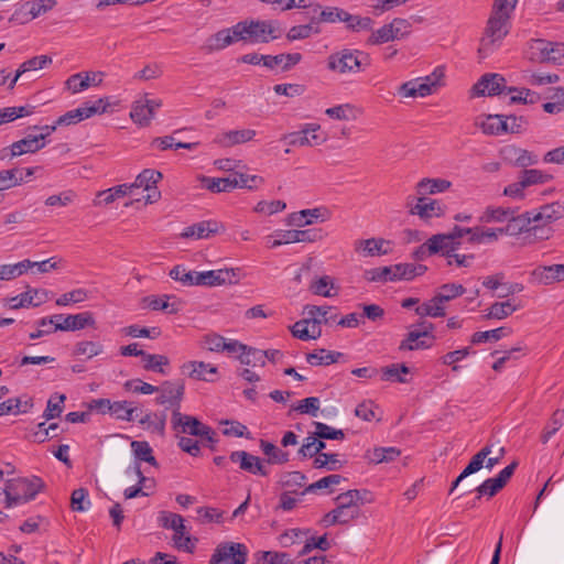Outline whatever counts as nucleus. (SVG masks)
Returning <instances> with one entry per match:
<instances>
[{"label": "nucleus", "instance_id": "5701e85b", "mask_svg": "<svg viewBox=\"0 0 564 564\" xmlns=\"http://www.w3.org/2000/svg\"><path fill=\"white\" fill-rule=\"evenodd\" d=\"M104 76V72L77 73L68 77L66 86L73 94H77L90 86H99L102 83Z\"/></svg>", "mask_w": 564, "mask_h": 564}, {"label": "nucleus", "instance_id": "4c0bfd02", "mask_svg": "<svg viewBox=\"0 0 564 564\" xmlns=\"http://www.w3.org/2000/svg\"><path fill=\"white\" fill-rule=\"evenodd\" d=\"M452 241L453 238H451L448 234H437L429 238L426 242L421 246V250L427 249L429 254H435L442 251L446 257L451 253L449 245Z\"/></svg>", "mask_w": 564, "mask_h": 564}, {"label": "nucleus", "instance_id": "0eeeda50", "mask_svg": "<svg viewBox=\"0 0 564 564\" xmlns=\"http://www.w3.org/2000/svg\"><path fill=\"white\" fill-rule=\"evenodd\" d=\"M171 422L173 429L177 432L194 436H200L207 440L208 442H215L214 431L209 426L202 423L195 416L182 414L177 409H175L173 410Z\"/></svg>", "mask_w": 564, "mask_h": 564}, {"label": "nucleus", "instance_id": "603ef678", "mask_svg": "<svg viewBox=\"0 0 564 564\" xmlns=\"http://www.w3.org/2000/svg\"><path fill=\"white\" fill-rule=\"evenodd\" d=\"M505 94L510 95V104H534L539 99L538 94L528 88L507 87Z\"/></svg>", "mask_w": 564, "mask_h": 564}, {"label": "nucleus", "instance_id": "774afa93", "mask_svg": "<svg viewBox=\"0 0 564 564\" xmlns=\"http://www.w3.org/2000/svg\"><path fill=\"white\" fill-rule=\"evenodd\" d=\"M65 400H66L65 394L56 393V394L52 395L47 401V405L43 413V416L46 420H52L54 417H58L63 412Z\"/></svg>", "mask_w": 564, "mask_h": 564}, {"label": "nucleus", "instance_id": "7c9ffc66", "mask_svg": "<svg viewBox=\"0 0 564 564\" xmlns=\"http://www.w3.org/2000/svg\"><path fill=\"white\" fill-rule=\"evenodd\" d=\"M44 147L45 142H43V137L30 134L11 144V156H20L26 153H35L36 151L43 149Z\"/></svg>", "mask_w": 564, "mask_h": 564}, {"label": "nucleus", "instance_id": "052dcab7", "mask_svg": "<svg viewBox=\"0 0 564 564\" xmlns=\"http://www.w3.org/2000/svg\"><path fill=\"white\" fill-rule=\"evenodd\" d=\"M170 296H149L145 299L148 306L153 311H165L169 314H176L180 307L176 303H170Z\"/></svg>", "mask_w": 564, "mask_h": 564}, {"label": "nucleus", "instance_id": "0e129e2a", "mask_svg": "<svg viewBox=\"0 0 564 564\" xmlns=\"http://www.w3.org/2000/svg\"><path fill=\"white\" fill-rule=\"evenodd\" d=\"M470 355V348L465 347L457 350L449 351L440 358V361L444 366H448L453 371H458L459 367L457 364Z\"/></svg>", "mask_w": 564, "mask_h": 564}, {"label": "nucleus", "instance_id": "bb28decb", "mask_svg": "<svg viewBox=\"0 0 564 564\" xmlns=\"http://www.w3.org/2000/svg\"><path fill=\"white\" fill-rule=\"evenodd\" d=\"M491 454V446H484L478 453H476L469 464L465 467V469L459 474L456 480L453 482L451 488V492L463 481L466 477L471 474L477 473L487 464V457Z\"/></svg>", "mask_w": 564, "mask_h": 564}, {"label": "nucleus", "instance_id": "680f3d73", "mask_svg": "<svg viewBox=\"0 0 564 564\" xmlns=\"http://www.w3.org/2000/svg\"><path fill=\"white\" fill-rule=\"evenodd\" d=\"M260 446L264 455L269 457V463L284 464L289 460V453L280 449L274 444L261 441Z\"/></svg>", "mask_w": 564, "mask_h": 564}, {"label": "nucleus", "instance_id": "4be33fe9", "mask_svg": "<svg viewBox=\"0 0 564 564\" xmlns=\"http://www.w3.org/2000/svg\"><path fill=\"white\" fill-rule=\"evenodd\" d=\"M389 245L390 241L383 238L357 239L354 241V250L360 257L368 258L388 254L390 249L384 248V246Z\"/></svg>", "mask_w": 564, "mask_h": 564}, {"label": "nucleus", "instance_id": "13d9d810", "mask_svg": "<svg viewBox=\"0 0 564 564\" xmlns=\"http://www.w3.org/2000/svg\"><path fill=\"white\" fill-rule=\"evenodd\" d=\"M132 452L138 460L147 462L153 466H156V459L153 456V451L150 444L145 441H132Z\"/></svg>", "mask_w": 564, "mask_h": 564}, {"label": "nucleus", "instance_id": "f257e3e1", "mask_svg": "<svg viewBox=\"0 0 564 564\" xmlns=\"http://www.w3.org/2000/svg\"><path fill=\"white\" fill-rule=\"evenodd\" d=\"M43 486L42 479L35 476L8 479L2 490L6 496V508H12L33 500Z\"/></svg>", "mask_w": 564, "mask_h": 564}, {"label": "nucleus", "instance_id": "6ab92c4d", "mask_svg": "<svg viewBox=\"0 0 564 564\" xmlns=\"http://www.w3.org/2000/svg\"><path fill=\"white\" fill-rule=\"evenodd\" d=\"M159 388V395L156 398V403L160 405H170L172 408L177 409L180 411V403L184 395V383L182 382H173V381H164Z\"/></svg>", "mask_w": 564, "mask_h": 564}, {"label": "nucleus", "instance_id": "c03bdc74", "mask_svg": "<svg viewBox=\"0 0 564 564\" xmlns=\"http://www.w3.org/2000/svg\"><path fill=\"white\" fill-rule=\"evenodd\" d=\"M161 178V172L152 169H145L137 176L135 181L130 185L132 186V191L134 188H144L145 191H151L152 188L155 187L156 183Z\"/></svg>", "mask_w": 564, "mask_h": 564}, {"label": "nucleus", "instance_id": "79ce46f5", "mask_svg": "<svg viewBox=\"0 0 564 564\" xmlns=\"http://www.w3.org/2000/svg\"><path fill=\"white\" fill-rule=\"evenodd\" d=\"M33 269L31 260L25 259L14 264H0V274L2 281L17 279L29 270Z\"/></svg>", "mask_w": 564, "mask_h": 564}, {"label": "nucleus", "instance_id": "2f4dec72", "mask_svg": "<svg viewBox=\"0 0 564 564\" xmlns=\"http://www.w3.org/2000/svg\"><path fill=\"white\" fill-rule=\"evenodd\" d=\"M329 218V212L324 207H317L312 209H303L299 213L291 215V223L295 226L303 227L312 225L315 219L325 221Z\"/></svg>", "mask_w": 564, "mask_h": 564}, {"label": "nucleus", "instance_id": "20e7f679", "mask_svg": "<svg viewBox=\"0 0 564 564\" xmlns=\"http://www.w3.org/2000/svg\"><path fill=\"white\" fill-rule=\"evenodd\" d=\"M369 65V55L358 50L345 48L330 54L327 59L328 69L338 74L360 73Z\"/></svg>", "mask_w": 564, "mask_h": 564}, {"label": "nucleus", "instance_id": "c85d7f7f", "mask_svg": "<svg viewBox=\"0 0 564 564\" xmlns=\"http://www.w3.org/2000/svg\"><path fill=\"white\" fill-rule=\"evenodd\" d=\"M290 330L295 338L301 340H314L322 336V327L315 326L306 316L294 323Z\"/></svg>", "mask_w": 564, "mask_h": 564}, {"label": "nucleus", "instance_id": "5fc2aeb1", "mask_svg": "<svg viewBox=\"0 0 564 564\" xmlns=\"http://www.w3.org/2000/svg\"><path fill=\"white\" fill-rule=\"evenodd\" d=\"M465 288L462 284L458 283H446L438 288V291L436 292V300L438 302H442L443 304L445 302H449L465 293Z\"/></svg>", "mask_w": 564, "mask_h": 564}, {"label": "nucleus", "instance_id": "f8f14e48", "mask_svg": "<svg viewBox=\"0 0 564 564\" xmlns=\"http://www.w3.org/2000/svg\"><path fill=\"white\" fill-rule=\"evenodd\" d=\"M507 89L506 78L496 73L482 75L470 89V97L496 96L505 94Z\"/></svg>", "mask_w": 564, "mask_h": 564}, {"label": "nucleus", "instance_id": "e2e57ef3", "mask_svg": "<svg viewBox=\"0 0 564 564\" xmlns=\"http://www.w3.org/2000/svg\"><path fill=\"white\" fill-rule=\"evenodd\" d=\"M239 361L246 366L263 367L265 365V355L261 349L247 346V349L241 356H238Z\"/></svg>", "mask_w": 564, "mask_h": 564}, {"label": "nucleus", "instance_id": "f03ea898", "mask_svg": "<svg viewBox=\"0 0 564 564\" xmlns=\"http://www.w3.org/2000/svg\"><path fill=\"white\" fill-rule=\"evenodd\" d=\"M510 19L495 12L490 13L478 48L480 58L488 57L501 46L503 39L510 31Z\"/></svg>", "mask_w": 564, "mask_h": 564}, {"label": "nucleus", "instance_id": "9d476101", "mask_svg": "<svg viewBox=\"0 0 564 564\" xmlns=\"http://www.w3.org/2000/svg\"><path fill=\"white\" fill-rule=\"evenodd\" d=\"M529 55L532 61L555 63L563 57L564 46L542 39L531 40Z\"/></svg>", "mask_w": 564, "mask_h": 564}, {"label": "nucleus", "instance_id": "3c124183", "mask_svg": "<svg viewBox=\"0 0 564 564\" xmlns=\"http://www.w3.org/2000/svg\"><path fill=\"white\" fill-rule=\"evenodd\" d=\"M24 182L23 170L11 169L0 172V192L12 188Z\"/></svg>", "mask_w": 564, "mask_h": 564}, {"label": "nucleus", "instance_id": "58836bf2", "mask_svg": "<svg viewBox=\"0 0 564 564\" xmlns=\"http://www.w3.org/2000/svg\"><path fill=\"white\" fill-rule=\"evenodd\" d=\"M501 231L499 228L471 227V237L468 242L473 245L492 243L499 240Z\"/></svg>", "mask_w": 564, "mask_h": 564}, {"label": "nucleus", "instance_id": "9b49d317", "mask_svg": "<svg viewBox=\"0 0 564 564\" xmlns=\"http://www.w3.org/2000/svg\"><path fill=\"white\" fill-rule=\"evenodd\" d=\"M414 197L406 198V207L410 215H416L422 220H429L434 217H442L445 214V207L436 199H427L426 197L417 196L416 203L413 204Z\"/></svg>", "mask_w": 564, "mask_h": 564}, {"label": "nucleus", "instance_id": "37998d69", "mask_svg": "<svg viewBox=\"0 0 564 564\" xmlns=\"http://www.w3.org/2000/svg\"><path fill=\"white\" fill-rule=\"evenodd\" d=\"M382 380L393 381L399 383H408L410 380L406 376L410 373V368L404 364H392L381 369Z\"/></svg>", "mask_w": 564, "mask_h": 564}, {"label": "nucleus", "instance_id": "e433bc0d", "mask_svg": "<svg viewBox=\"0 0 564 564\" xmlns=\"http://www.w3.org/2000/svg\"><path fill=\"white\" fill-rule=\"evenodd\" d=\"M393 281L406 280L410 281L415 276L422 275L426 271L423 264L414 263H399L391 265Z\"/></svg>", "mask_w": 564, "mask_h": 564}, {"label": "nucleus", "instance_id": "8fccbe9b", "mask_svg": "<svg viewBox=\"0 0 564 564\" xmlns=\"http://www.w3.org/2000/svg\"><path fill=\"white\" fill-rule=\"evenodd\" d=\"M513 214H514V210L511 209V208L488 206L484 210V213L480 216L479 220L481 223H505Z\"/></svg>", "mask_w": 564, "mask_h": 564}, {"label": "nucleus", "instance_id": "2eb2a0df", "mask_svg": "<svg viewBox=\"0 0 564 564\" xmlns=\"http://www.w3.org/2000/svg\"><path fill=\"white\" fill-rule=\"evenodd\" d=\"M246 42L251 44L269 43L279 37L276 30L270 21L250 20L245 21Z\"/></svg>", "mask_w": 564, "mask_h": 564}, {"label": "nucleus", "instance_id": "a19ab883", "mask_svg": "<svg viewBox=\"0 0 564 564\" xmlns=\"http://www.w3.org/2000/svg\"><path fill=\"white\" fill-rule=\"evenodd\" d=\"M519 310L518 305H514L511 301L495 302L486 311L484 318L486 319H505L512 313Z\"/></svg>", "mask_w": 564, "mask_h": 564}, {"label": "nucleus", "instance_id": "338daca9", "mask_svg": "<svg viewBox=\"0 0 564 564\" xmlns=\"http://www.w3.org/2000/svg\"><path fill=\"white\" fill-rule=\"evenodd\" d=\"M135 408L131 406V403L128 401H115L111 404V412L116 419L131 422L134 420L133 413L135 412Z\"/></svg>", "mask_w": 564, "mask_h": 564}, {"label": "nucleus", "instance_id": "b1692460", "mask_svg": "<svg viewBox=\"0 0 564 564\" xmlns=\"http://www.w3.org/2000/svg\"><path fill=\"white\" fill-rule=\"evenodd\" d=\"M533 283L550 285L564 280V263L552 265H540L531 272Z\"/></svg>", "mask_w": 564, "mask_h": 564}, {"label": "nucleus", "instance_id": "473e14b6", "mask_svg": "<svg viewBox=\"0 0 564 564\" xmlns=\"http://www.w3.org/2000/svg\"><path fill=\"white\" fill-rule=\"evenodd\" d=\"M333 310L332 306L324 305V306H317V305H305L303 308V314L315 324V326H319L322 324H329L332 322H335L337 318V315H330V311Z\"/></svg>", "mask_w": 564, "mask_h": 564}, {"label": "nucleus", "instance_id": "4d7b16f0", "mask_svg": "<svg viewBox=\"0 0 564 564\" xmlns=\"http://www.w3.org/2000/svg\"><path fill=\"white\" fill-rule=\"evenodd\" d=\"M33 113V107H6L0 109V126Z\"/></svg>", "mask_w": 564, "mask_h": 564}, {"label": "nucleus", "instance_id": "a878e982", "mask_svg": "<svg viewBox=\"0 0 564 564\" xmlns=\"http://www.w3.org/2000/svg\"><path fill=\"white\" fill-rule=\"evenodd\" d=\"M256 137V131L252 129L230 130L218 133L214 143L223 148H230L237 144L246 143Z\"/></svg>", "mask_w": 564, "mask_h": 564}, {"label": "nucleus", "instance_id": "de8ad7c7", "mask_svg": "<svg viewBox=\"0 0 564 564\" xmlns=\"http://www.w3.org/2000/svg\"><path fill=\"white\" fill-rule=\"evenodd\" d=\"M480 129L486 134L499 135L506 132L505 116L489 115L479 123Z\"/></svg>", "mask_w": 564, "mask_h": 564}, {"label": "nucleus", "instance_id": "a18cd8bd", "mask_svg": "<svg viewBox=\"0 0 564 564\" xmlns=\"http://www.w3.org/2000/svg\"><path fill=\"white\" fill-rule=\"evenodd\" d=\"M401 454L397 447H376L367 452V458L373 464L390 463L395 460Z\"/></svg>", "mask_w": 564, "mask_h": 564}, {"label": "nucleus", "instance_id": "7ed1b4c3", "mask_svg": "<svg viewBox=\"0 0 564 564\" xmlns=\"http://www.w3.org/2000/svg\"><path fill=\"white\" fill-rule=\"evenodd\" d=\"M444 68L436 67L431 74L408 80L399 86L398 94L403 98H424L444 85Z\"/></svg>", "mask_w": 564, "mask_h": 564}, {"label": "nucleus", "instance_id": "49530a36", "mask_svg": "<svg viewBox=\"0 0 564 564\" xmlns=\"http://www.w3.org/2000/svg\"><path fill=\"white\" fill-rule=\"evenodd\" d=\"M199 272L193 270H186L184 265L177 264L170 271L171 279L180 282L184 286L199 285L198 280Z\"/></svg>", "mask_w": 564, "mask_h": 564}, {"label": "nucleus", "instance_id": "6e6d98bb", "mask_svg": "<svg viewBox=\"0 0 564 564\" xmlns=\"http://www.w3.org/2000/svg\"><path fill=\"white\" fill-rule=\"evenodd\" d=\"M139 423L145 426L149 430H152L161 435H163L166 423V413H149L144 415Z\"/></svg>", "mask_w": 564, "mask_h": 564}, {"label": "nucleus", "instance_id": "c756f323", "mask_svg": "<svg viewBox=\"0 0 564 564\" xmlns=\"http://www.w3.org/2000/svg\"><path fill=\"white\" fill-rule=\"evenodd\" d=\"M132 186L130 184H121L108 189L99 191L96 198L93 200L94 206L110 205L118 198L132 194Z\"/></svg>", "mask_w": 564, "mask_h": 564}, {"label": "nucleus", "instance_id": "f3484780", "mask_svg": "<svg viewBox=\"0 0 564 564\" xmlns=\"http://www.w3.org/2000/svg\"><path fill=\"white\" fill-rule=\"evenodd\" d=\"M424 329L410 332L399 346L400 350L426 349L433 345L435 336L432 334L433 324L422 323Z\"/></svg>", "mask_w": 564, "mask_h": 564}, {"label": "nucleus", "instance_id": "1a4fd4ad", "mask_svg": "<svg viewBox=\"0 0 564 564\" xmlns=\"http://www.w3.org/2000/svg\"><path fill=\"white\" fill-rule=\"evenodd\" d=\"M161 106L160 99H149L144 95L132 102L130 118L139 127H149Z\"/></svg>", "mask_w": 564, "mask_h": 564}, {"label": "nucleus", "instance_id": "423d86ee", "mask_svg": "<svg viewBox=\"0 0 564 564\" xmlns=\"http://www.w3.org/2000/svg\"><path fill=\"white\" fill-rule=\"evenodd\" d=\"M39 324H54V332H75L84 329L87 326H94L95 319L90 312H83L75 315L56 314L51 317H43L39 321Z\"/></svg>", "mask_w": 564, "mask_h": 564}, {"label": "nucleus", "instance_id": "ea45409f", "mask_svg": "<svg viewBox=\"0 0 564 564\" xmlns=\"http://www.w3.org/2000/svg\"><path fill=\"white\" fill-rule=\"evenodd\" d=\"M343 357L341 352L330 351L327 349H318L306 355V361L311 366H329L335 364Z\"/></svg>", "mask_w": 564, "mask_h": 564}, {"label": "nucleus", "instance_id": "dca6fc26", "mask_svg": "<svg viewBox=\"0 0 564 564\" xmlns=\"http://www.w3.org/2000/svg\"><path fill=\"white\" fill-rule=\"evenodd\" d=\"M527 215L530 216V225L536 223L540 225L552 226L555 221L564 218V203L553 202L544 204L539 208L528 210Z\"/></svg>", "mask_w": 564, "mask_h": 564}, {"label": "nucleus", "instance_id": "09e8293b", "mask_svg": "<svg viewBox=\"0 0 564 564\" xmlns=\"http://www.w3.org/2000/svg\"><path fill=\"white\" fill-rule=\"evenodd\" d=\"M415 313L421 317H443L446 314L444 304L436 300V295H434L430 301L416 306Z\"/></svg>", "mask_w": 564, "mask_h": 564}, {"label": "nucleus", "instance_id": "39448f33", "mask_svg": "<svg viewBox=\"0 0 564 564\" xmlns=\"http://www.w3.org/2000/svg\"><path fill=\"white\" fill-rule=\"evenodd\" d=\"M160 525L164 529H171L174 531L172 536L174 546L177 550H182L188 553H193L195 549V540H193L186 530L184 524V518L181 514L173 513L170 511H161L158 517Z\"/></svg>", "mask_w": 564, "mask_h": 564}, {"label": "nucleus", "instance_id": "cd10ccee", "mask_svg": "<svg viewBox=\"0 0 564 564\" xmlns=\"http://www.w3.org/2000/svg\"><path fill=\"white\" fill-rule=\"evenodd\" d=\"M452 182L445 178L424 177L417 182L415 191L417 196L435 195L448 191Z\"/></svg>", "mask_w": 564, "mask_h": 564}, {"label": "nucleus", "instance_id": "aec40b11", "mask_svg": "<svg viewBox=\"0 0 564 564\" xmlns=\"http://www.w3.org/2000/svg\"><path fill=\"white\" fill-rule=\"evenodd\" d=\"M48 299V291L44 289H28L25 292L12 296L8 300V305L11 310L22 307L40 306Z\"/></svg>", "mask_w": 564, "mask_h": 564}, {"label": "nucleus", "instance_id": "393cba45", "mask_svg": "<svg viewBox=\"0 0 564 564\" xmlns=\"http://www.w3.org/2000/svg\"><path fill=\"white\" fill-rule=\"evenodd\" d=\"M224 230V225L217 220H204L186 227L182 232L183 238L207 239Z\"/></svg>", "mask_w": 564, "mask_h": 564}, {"label": "nucleus", "instance_id": "f704fd0d", "mask_svg": "<svg viewBox=\"0 0 564 564\" xmlns=\"http://www.w3.org/2000/svg\"><path fill=\"white\" fill-rule=\"evenodd\" d=\"M530 225V216L527 215V212L521 215L511 217L507 220V225L505 227H500L499 231H501V236H518L521 234H527Z\"/></svg>", "mask_w": 564, "mask_h": 564}, {"label": "nucleus", "instance_id": "ddd939ff", "mask_svg": "<svg viewBox=\"0 0 564 564\" xmlns=\"http://www.w3.org/2000/svg\"><path fill=\"white\" fill-rule=\"evenodd\" d=\"M108 104L105 101V99L99 98L94 104L88 105L85 104L82 107H78L76 109L69 110L63 116H61L56 124L59 126H70L76 124L85 119H88L93 117L96 113H102L106 111Z\"/></svg>", "mask_w": 564, "mask_h": 564}, {"label": "nucleus", "instance_id": "864d4df0", "mask_svg": "<svg viewBox=\"0 0 564 564\" xmlns=\"http://www.w3.org/2000/svg\"><path fill=\"white\" fill-rule=\"evenodd\" d=\"M510 333H511V330L506 327H498V328L491 329V330L477 332V333L473 334L470 341L474 345L487 343V341H498L502 337L509 335Z\"/></svg>", "mask_w": 564, "mask_h": 564}, {"label": "nucleus", "instance_id": "4468645a", "mask_svg": "<svg viewBox=\"0 0 564 564\" xmlns=\"http://www.w3.org/2000/svg\"><path fill=\"white\" fill-rule=\"evenodd\" d=\"M199 286H218L225 284H237L241 279L240 269H218L199 272Z\"/></svg>", "mask_w": 564, "mask_h": 564}, {"label": "nucleus", "instance_id": "69168bd1", "mask_svg": "<svg viewBox=\"0 0 564 564\" xmlns=\"http://www.w3.org/2000/svg\"><path fill=\"white\" fill-rule=\"evenodd\" d=\"M325 443L318 438L315 434L307 436L300 448V454L304 457H313L315 455L323 454L322 451L325 448Z\"/></svg>", "mask_w": 564, "mask_h": 564}, {"label": "nucleus", "instance_id": "bf43d9fd", "mask_svg": "<svg viewBox=\"0 0 564 564\" xmlns=\"http://www.w3.org/2000/svg\"><path fill=\"white\" fill-rule=\"evenodd\" d=\"M232 44V37L229 35V31L223 29L217 33L213 34L206 41V47L209 52L220 51Z\"/></svg>", "mask_w": 564, "mask_h": 564}, {"label": "nucleus", "instance_id": "72a5a7b5", "mask_svg": "<svg viewBox=\"0 0 564 564\" xmlns=\"http://www.w3.org/2000/svg\"><path fill=\"white\" fill-rule=\"evenodd\" d=\"M302 59L300 53L279 54L275 56L267 55L264 58V66L274 69L280 67L282 70H289Z\"/></svg>", "mask_w": 564, "mask_h": 564}, {"label": "nucleus", "instance_id": "a211bd4d", "mask_svg": "<svg viewBox=\"0 0 564 564\" xmlns=\"http://www.w3.org/2000/svg\"><path fill=\"white\" fill-rule=\"evenodd\" d=\"M181 372L194 380L214 382L216 381V376L218 373V369L216 366L212 364H206L204 361L191 360L186 361L181 366Z\"/></svg>", "mask_w": 564, "mask_h": 564}, {"label": "nucleus", "instance_id": "412c9836", "mask_svg": "<svg viewBox=\"0 0 564 564\" xmlns=\"http://www.w3.org/2000/svg\"><path fill=\"white\" fill-rule=\"evenodd\" d=\"M232 463H238L240 469L253 475L267 476L268 470L262 460L246 451L232 452L229 456Z\"/></svg>", "mask_w": 564, "mask_h": 564}, {"label": "nucleus", "instance_id": "c9c22d12", "mask_svg": "<svg viewBox=\"0 0 564 564\" xmlns=\"http://www.w3.org/2000/svg\"><path fill=\"white\" fill-rule=\"evenodd\" d=\"M314 295L333 297L338 294V288L334 284V279L329 275H323L314 279L308 286Z\"/></svg>", "mask_w": 564, "mask_h": 564}, {"label": "nucleus", "instance_id": "6e6552de", "mask_svg": "<svg viewBox=\"0 0 564 564\" xmlns=\"http://www.w3.org/2000/svg\"><path fill=\"white\" fill-rule=\"evenodd\" d=\"M247 557L248 549L245 544L223 542L214 550L208 564H246Z\"/></svg>", "mask_w": 564, "mask_h": 564}]
</instances>
